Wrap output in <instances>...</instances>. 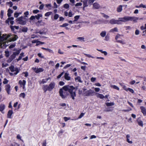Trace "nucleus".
<instances>
[{
	"instance_id": "43",
	"label": "nucleus",
	"mask_w": 146,
	"mask_h": 146,
	"mask_svg": "<svg viewBox=\"0 0 146 146\" xmlns=\"http://www.w3.org/2000/svg\"><path fill=\"white\" fill-rule=\"evenodd\" d=\"M52 12H48L46 13L44 15V16L46 17H48L51 14Z\"/></svg>"
},
{
	"instance_id": "35",
	"label": "nucleus",
	"mask_w": 146,
	"mask_h": 146,
	"mask_svg": "<svg viewBox=\"0 0 146 146\" xmlns=\"http://www.w3.org/2000/svg\"><path fill=\"white\" fill-rule=\"evenodd\" d=\"M5 55L7 57H8L9 56V51H5Z\"/></svg>"
},
{
	"instance_id": "21",
	"label": "nucleus",
	"mask_w": 146,
	"mask_h": 146,
	"mask_svg": "<svg viewBox=\"0 0 146 146\" xmlns=\"http://www.w3.org/2000/svg\"><path fill=\"white\" fill-rule=\"evenodd\" d=\"M126 141L129 143L132 144L133 143L132 141H129V138L130 137V136L129 135H127L126 136Z\"/></svg>"
},
{
	"instance_id": "46",
	"label": "nucleus",
	"mask_w": 146,
	"mask_h": 146,
	"mask_svg": "<svg viewBox=\"0 0 146 146\" xmlns=\"http://www.w3.org/2000/svg\"><path fill=\"white\" fill-rule=\"evenodd\" d=\"M116 42H117L119 43H121L123 44H125V42L121 40H117L116 41Z\"/></svg>"
},
{
	"instance_id": "6",
	"label": "nucleus",
	"mask_w": 146,
	"mask_h": 146,
	"mask_svg": "<svg viewBox=\"0 0 146 146\" xmlns=\"http://www.w3.org/2000/svg\"><path fill=\"white\" fill-rule=\"evenodd\" d=\"M95 92L94 90L90 89L85 91L83 93V95L84 96H93Z\"/></svg>"
},
{
	"instance_id": "32",
	"label": "nucleus",
	"mask_w": 146,
	"mask_h": 146,
	"mask_svg": "<svg viewBox=\"0 0 146 146\" xmlns=\"http://www.w3.org/2000/svg\"><path fill=\"white\" fill-rule=\"evenodd\" d=\"M118 31V30L117 29V27H115L114 28L111 29L110 31V32H117Z\"/></svg>"
},
{
	"instance_id": "15",
	"label": "nucleus",
	"mask_w": 146,
	"mask_h": 146,
	"mask_svg": "<svg viewBox=\"0 0 146 146\" xmlns=\"http://www.w3.org/2000/svg\"><path fill=\"white\" fill-rule=\"evenodd\" d=\"M5 108V106L4 104H1L0 105V111H1L3 113H4V112L3 111L4 110Z\"/></svg>"
},
{
	"instance_id": "57",
	"label": "nucleus",
	"mask_w": 146,
	"mask_h": 146,
	"mask_svg": "<svg viewBox=\"0 0 146 146\" xmlns=\"http://www.w3.org/2000/svg\"><path fill=\"white\" fill-rule=\"evenodd\" d=\"M7 3L9 5V6L10 7H12L13 3L12 2L9 1V2H7Z\"/></svg>"
},
{
	"instance_id": "9",
	"label": "nucleus",
	"mask_w": 146,
	"mask_h": 146,
	"mask_svg": "<svg viewBox=\"0 0 146 146\" xmlns=\"http://www.w3.org/2000/svg\"><path fill=\"white\" fill-rule=\"evenodd\" d=\"M37 27L40 26H44L45 25V23L43 22L42 20L38 21L35 23Z\"/></svg>"
},
{
	"instance_id": "53",
	"label": "nucleus",
	"mask_w": 146,
	"mask_h": 146,
	"mask_svg": "<svg viewBox=\"0 0 146 146\" xmlns=\"http://www.w3.org/2000/svg\"><path fill=\"white\" fill-rule=\"evenodd\" d=\"M15 46V44H13L10 45L9 46V48L10 49L13 48Z\"/></svg>"
},
{
	"instance_id": "17",
	"label": "nucleus",
	"mask_w": 146,
	"mask_h": 146,
	"mask_svg": "<svg viewBox=\"0 0 146 146\" xmlns=\"http://www.w3.org/2000/svg\"><path fill=\"white\" fill-rule=\"evenodd\" d=\"M26 83V81L25 80H23L22 81L21 80H20L19 82V83L21 86V87L22 86H25Z\"/></svg>"
},
{
	"instance_id": "39",
	"label": "nucleus",
	"mask_w": 146,
	"mask_h": 146,
	"mask_svg": "<svg viewBox=\"0 0 146 146\" xmlns=\"http://www.w3.org/2000/svg\"><path fill=\"white\" fill-rule=\"evenodd\" d=\"M75 80H77L78 82H81L82 81L81 80V78L80 76H77V77L75 78Z\"/></svg>"
},
{
	"instance_id": "34",
	"label": "nucleus",
	"mask_w": 146,
	"mask_h": 146,
	"mask_svg": "<svg viewBox=\"0 0 146 146\" xmlns=\"http://www.w3.org/2000/svg\"><path fill=\"white\" fill-rule=\"evenodd\" d=\"M42 17V15L41 14H38L37 15H36L35 16V18L37 20H39L40 17Z\"/></svg>"
},
{
	"instance_id": "7",
	"label": "nucleus",
	"mask_w": 146,
	"mask_h": 146,
	"mask_svg": "<svg viewBox=\"0 0 146 146\" xmlns=\"http://www.w3.org/2000/svg\"><path fill=\"white\" fill-rule=\"evenodd\" d=\"M9 69L11 72H13L14 71L16 72L14 73L15 75H17L19 72L20 70L18 68L16 67L15 68L14 66L13 65H11L9 67Z\"/></svg>"
},
{
	"instance_id": "11",
	"label": "nucleus",
	"mask_w": 146,
	"mask_h": 146,
	"mask_svg": "<svg viewBox=\"0 0 146 146\" xmlns=\"http://www.w3.org/2000/svg\"><path fill=\"white\" fill-rule=\"evenodd\" d=\"M140 109L141 110V112L143 113L144 116H146V109L143 106H141Z\"/></svg>"
},
{
	"instance_id": "22",
	"label": "nucleus",
	"mask_w": 146,
	"mask_h": 146,
	"mask_svg": "<svg viewBox=\"0 0 146 146\" xmlns=\"http://www.w3.org/2000/svg\"><path fill=\"white\" fill-rule=\"evenodd\" d=\"M7 12V16L8 17H10L11 16V14L13 13V11L12 10L9 9H8Z\"/></svg>"
},
{
	"instance_id": "1",
	"label": "nucleus",
	"mask_w": 146,
	"mask_h": 146,
	"mask_svg": "<svg viewBox=\"0 0 146 146\" xmlns=\"http://www.w3.org/2000/svg\"><path fill=\"white\" fill-rule=\"evenodd\" d=\"M75 88L72 86L67 85L64 86L62 88H61L59 91V94L60 96L62 99H65L67 97L68 94L67 92L68 91L70 93L72 99L74 100L75 97L76 96L75 91L74 92Z\"/></svg>"
},
{
	"instance_id": "3",
	"label": "nucleus",
	"mask_w": 146,
	"mask_h": 146,
	"mask_svg": "<svg viewBox=\"0 0 146 146\" xmlns=\"http://www.w3.org/2000/svg\"><path fill=\"white\" fill-rule=\"evenodd\" d=\"M55 84L54 82H51L49 84V85H44L42 87V89L44 93H45L47 91H51L55 88Z\"/></svg>"
},
{
	"instance_id": "2",
	"label": "nucleus",
	"mask_w": 146,
	"mask_h": 146,
	"mask_svg": "<svg viewBox=\"0 0 146 146\" xmlns=\"http://www.w3.org/2000/svg\"><path fill=\"white\" fill-rule=\"evenodd\" d=\"M119 20H115L114 19H111L109 21V23L111 25L121 24V22H126L128 21H132L133 20L135 21L138 19L137 17H129L125 16L123 17L119 18Z\"/></svg>"
},
{
	"instance_id": "62",
	"label": "nucleus",
	"mask_w": 146,
	"mask_h": 146,
	"mask_svg": "<svg viewBox=\"0 0 146 146\" xmlns=\"http://www.w3.org/2000/svg\"><path fill=\"white\" fill-rule=\"evenodd\" d=\"M39 12V11L38 10H35L33 11V13L34 14H36Z\"/></svg>"
},
{
	"instance_id": "26",
	"label": "nucleus",
	"mask_w": 146,
	"mask_h": 146,
	"mask_svg": "<svg viewBox=\"0 0 146 146\" xmlns=\"http://www.w3.org/2000/svg\"><path fill=\"white\" fill-rule=\"evenodd\" d=\"M22 32H27L28 31V28L26 27H23L21 29Z\"/></svg>"
},
{
	"instance_id": "8",
	"label": "nucleus",
	"mask_w": 146,
	"mask_h": 146,
	"mask_svg": "<svg viewBox=\"0 0 146 146\" xmlns=\"http://www.w3.org/2000/svg\"><path fill=\"white\" fill-rule=\"evenodd\" d=\"M5 89L8 94H10L11 90V86L9 84L6 85L5 86Z\"/></svg>"
},
{
	"instance_id": "14",
	"label": "nucleus",
	"mask_w": 146,
	"mask_h": 146,
	"mask_svg": "<svg viewBox=\"0 0 146 146\" xmlns=\"http://www.w3.org/2000/svg\"><path fill=\"white\" fill-rule=\"evenodd\" d=\"M93 8L95 9H98L100 8V5L97 3H94L93 4Z\"/></svg>"
},
{
	"instance_id": "5",
	"label": "nucleus",
	"mask_w": 146,
	"mask_h": 146,
	"mask_svg": "<svg viewBox=\"0 0 146 146\" xmlns=\"http://www.w3.org/2000/svg\"><path fill=\"white\" fill-rule=\"evenodd\" d=\"M26 19L24 17L21 16L16 19L17 21L21 25H25L27 23Z\"/></svg>"
},
{
	"instance_id": "31",
	"label": "nucleus",
	"mask_w": 146,
	"mask_h": 146,
	"mask_svg": "<svg viewBox=\"0 0 146 146\" xmlns=\"http://www.w3.org/2000/svg\"><path fill=\"white\" fill-rule=\"evenodd\" d=\"M106 31H102L100 33V35L102 37H104L106 36Z\"/></svg>"
},
{
	"instance_id": "63",
	"label": "nucleus",
	"mask_w": 146,
	"mask_h": 146,
	"mask_svg": "<svg viewBox=\"0 0 146 146\" xmlns=\"http://www.w3.org/2000/svg\"><path fill=\"white\" fill-rule=\"evenodd\" d=\"M95 0H89L88 3L90 5H92V4L94 1Z\"/></svg>"
},
{
	"instance_id": "44",
	"label": "nucleus",
	"mask_w": 146,
	"mask_h": 146,
	"mask_svg": "<svg viewBox=\"0 0 146 146\" xmlns=\"http://www.w3.org/2000/svg\"><path fill=\"white\" fill-rule=\"evenodd\" d=\"M80 16L79 15H76L74 17V19L73 21H77L79 18Z\"/></svg>"
},
{
	"instance_id": "50",
	"label": "nucleus",
	"mask_w": 146,
	"mask_h": 146,
	"mask_svg": "<svg viewBox=\"0 0 146 146\" xmlns=\"http://www.w3.org/2000/svg\"><path fill=\"white\" fill-rule=\"evenodd\" d=\"M68 24L67 23H64L62 25H60V27H66L68 26Z\"/></svg>"
},
{
	"instance_id": "59",
	"label": "nucleus",
	"mask_w": 146,
	"mask_h": 146,
	"mask_svg": "<svg viewBox=\"0 0 146 146\" xmlns=\"http://www.w3.org/2000/svg\"><path fill=\"white\" fill-rule=\"evenodd\" d=\"M35 19V16L32 15L31 16L30 18V19L31 20H33Z\"/></svg>"
},
{
	"instance_id": "16",
	"label": "nucleus",
	"mask_w": 146,
	"mask_h": 146,
	"mask_svg": "<svg viewBox=\"0 0 146 146\" xmlns=\"http://www.w3.org/2000/svg\"><path fill=\"white\" fill-rule=\"evenodd\" d=\"M13 113V111L12 110H9L7 114V117L8 118H11V116Z\"/></svg>"
},
{
	"instance_id": "52",
	"label": "nucleus",
	"mask_w": 146,
	"mask_h": 146,
	"mask_svg": "<svg viewBox=\"0 0 146 146\" xmlns=\"http://www.w3.org/2000/svg\"><path fill=\"white\" fill-rule=\"evenodd\" d=\"M59 17V15L58 14H55L54 16V20H57Z\"/></svg>"
},
{
	"instance_id": "24",
	"label": "nucleus",
	"mask_w": 146,
	"mask_h": 146,
	"mask_svg": "<svg viewBox=\"0 0 146 146\" xmlns=\"http://www.w3.org/2000/svg\"><path fill=\"white\" fill-rule=\"evenodd\" d=\"M3 35H5V36H4V38L5 40H7L11 36V34H9L8 35H7L6 34H3Z\"/></svg>"
},
{
	"instance_id": "10",
	"label": "nucleus",
	"mask_w": 146,
	"mask_h": 146,
	"mask_svg": "<svg viewBox=\"0 0 146 146\" xmlns=\"http://www.w3.org/2000/svg\"><path fill=\"white\" fill-rule=\"evenodd\" d=\"M10 28L11 29V31L12 32H13L14 33H16V32H15V29L17 30H18L19 29V27L18 26H10Z\"/></svg>"
},
{
	"instance_id": "33",
	"label": "nucleus",
	"mask_w": 146,
	"mask_h": 146,
	"mask_svg": "<svg viewBox=\"0 0 146 146\" xmlns=\"http://www.w3.org/2000/svg\"><path fill=\"white\" fill-rule=\"evenodd\" d=\"M97 50L100 52L104 54L105 56H106L107 54V52L106 51H103L102 50L97 49Z\"/></svg>"
},
{
	"instance_id": "55",
	"label": "nucleus",
	"mask_w": 146,
	"mask_h": 146,
	"mask_svg": "<svg viewBox=\"0 0 146 146\" xmlns=\"http://www.w3.org/2000/svg\"><path fill=\"white\" fill-rule=\"evenodd\" d=\"M64 73V72H61L60 73V74L57 77V79L60 78L62 76L63 74Z\"/></svg>"
},
{
	"instance_id": "60",
	"label": "nucleus",
	"mask_w": 146,
	"mask_h": 146,
	"mask_svg": "<svg viewBox=\"0 0 146 146\" xmlns=\"http://www.w3.org/2000/svg\"><path fill=\"white\" fill-rule=\"evenodd\" d=\"M44 6V5L43 4H42L39 7V9H40V10L42 9H43Z\"/></svg>"
},
{
	"instance_id": "45",
	"label": "nucleus",
	"mask_w": 146,
	"mask_h": 146,
	"mask_svg": "<svg viewBox=\"0 0 146 146\" xmlns=\"http://www.w3.org/2000/svg\"><path fill=\"white\" fill-rule=\"evenodd\" d=\"M101 14L103 15V17L105 18L106 19H108L109 17L106 14H105L104 13H101Z\"/></svg>"
},
{
	"instance_id": "25",
	"label": "nucleus",
	"mask_w": 146,
	"mask_h": 146,
	"mask_svg": "<svg viewBox=\"0 0 146 146\" xmlns=\"http://www.w3.org/2000/svg\"><path fill=\"white\" fill-rule=\"evenodd\" d=\"M122 5H119L117 8V10L118 12L119 13L121 12L122 10Z\"/></svg>"
},
{
	"instance_id": "61",
	"label": "nucleus",
	"mask_w": 146,
	"mask_h": 146,
	"mask_svg": "<svg viewBox=\"0 0 146 146\" xmlns=\"http://www.w3.org/2000/svg\"><path fill=\"white\" fill-rule=\"evenodd\" d=\"M82 5V4L81 3H76L75 5V6L76 7H77L78 6H81Z\"/></svg>"
},
{
	"instance_id": "4",
	"label": "nucleus",
	"mask_w": 146,
	"mask_h": 146,
	"mask_svg": "<svg viewBox=\"0 0 146 146\" xmlns=\"http://www.w3.org/2000/svg\"><path fill=\"white\" fill-rule=\"evenodd\" d=\"M21 50V49L17 50L15 48L14 50H16V51L13 52V54L9 57L8 60V62H10L14 59L16 57V56L19 54Z\"/></svg>"
},
{
	"instance_id": "51",
	"label": "nucleus",
	"mask_w": 146,
	"mask_h": 146,
	"mask_svg": "<svg viewBox=\"0 0 146 146\" xmlns=\"http://www.w3.org/2000/svg\"><path fill=\"white\" fill-rule=\"evenodd\" d=\"M64 7L66 9H68L69 8V5L68 4L66 3L64 5Z\"/></svg>"
},
{
	"instance_id": "19",
	"label": "nucleus",
	"mask_w": 146,
	"mask_h": 146,
	"mask_svg": "<svg viewBox=\"0 0 146 146\" xmlns=\"http://www.w3.org/2000/svg\"><path fill=\"white\" fill-rule=\"evenodd\" d=\"M113 110V107H108L104 111L106 112L111 111Z\"/></svg>"
},
{
	"instance_id": "30",
	"label": "nucleus",
	"mask_w": 146,
	"mask_h": 146,
	"mask_svg": "<svg viewBox=\"0 0 146 146\" xmlns=\"http://www.w3.org/2000/svg\"><path fill=\"white\" fill-rule=\"evenodd\" d=\"M135 7L137 8L143 7V8H146V6L145 5H143L142 3H141L139 6H136Z\"/></svg>"
},
{
	"instance_id": "56",
	"label": "nucleus",
	"mask_w": 146,
	"mask_h": 146,
	"mask_svg": "<svg viewBox=\"0 0 146 146\" xmlns=\"http://www.w3.org/2000/svg\"><path fill=\"white\" fill-rule=\"evenodd\" d=\"M22 74H25V77H27L28 76V73L27 72H23Z\"/></svg>"
},
{
	"instance_id": "41",
	"label": "nucleus",
	"mask_w": 146,
	"mask_h": 146,
	"mask_svg": "<svg viewBox=\"0 0 146 146\" xmlns=\"http://www.w3.org/2000/svg\"><path fill=\"white\" fill-rule=\"evenodd\" d=\"M110 39V36L109 34H108L105 36L104 40L106 41H108Z\"/></svg>"
},
{
	"instance_id": "48",
	"label": "nucleus",
	"mask_w": 146,
	"mask_h": 146,
	"mask_svg": "<svg viewBox=\"0 0 146 146\" xmlns=\"http://www.w3.org/2000/svg\"><path fill=\"white\" fill-rule=\"evenodd\" d=\"M77 39H78L81 41H82L83 42H84L85 40H84V38L83 37H78L77 38Z\"/></svg>"
},
{
	"instance_id": "36",
	"label": "nucleus",
	"mask_w": 146,
	"mask_h": 146,
	"mask_svg": "<svg viewBox=\"0 0 146 146\" xmlns=\"http://www.w3.org/2000/svg\"><path fill=\"white\" fill-rule=\"evenodd\" d=\"M50 79V77H48L46 79H43L42 80V83L43 84L46 82L49 79Z\"/></svg>"
},
{
	"instance_id": "29",
	"label": "nucleus",
	"mask_w": 146,
	"mask_h": 146,
	"mask_svg": "<svg viewBox=\"0 0 146 146\" xmlns=\"http://www.w3.org/2000/svg\"><path fill=\"white\" fill-rule=\"evenodd\" d=\"M106 104L107 106H113L114 105V103L113 102H106Z\"/></svg>"
},
{
	"instance_id": "58",
	"label": "nucleus",
	"mask_w": 146,
	"mask_h": 146,
	"mask_svg": "<svg viewBox=\"0 0 146 146\" xmlns=\"http://www.w3.org/2000/svg\"><path fill=\"white\" fill-rule=\"evenodd\" d=\"M24 15H25V17H27V16L29 15V12L28 11H27L25 12L24 13Z\"/></svg>"
},
{
	"instance_id": "54",
	"label": "nucleus",
	"mask_w": 146,
	"mask_h": 146,
	"mask_svg": "<svg viewBox=\"0 0 146 146\" xmlns=\"http://www.w3.org/2000/svg\"><path fill=\"white\" fill-rule=\"evenodd\" d=\"M8 82V80L6 78H4V81L3 82V83L4 84H7Z\"/></svg>"
},
{
	"instance_id": "23",
	"label": "nucleus",
	"mask_w": 146,
	"mask_h": 146,
	"mask_svg": "<svg viewBox=\"0 0 146 146\" xmlns=\"http://www.w3.org/2000/svg\"><path fill=\"white\" fill-rule=\"evenodd\" d=\"M96 97L98 98H100V99H103L104 98V95L101 94L97 93L96 94Z\"/></svg>"
},
{
	"instance_id": "38",
	"label": "nucleus",
	"mask_w": 146,
	"mask_h": 146,
	"mask_svg": "<svg viewBox=\"0 0 146 146\" xmlns=\"http://www.w3.org/2000/svg\"><path fill=\"white\" fill-rule=\"evenodd\" d=\"M111 87L118 90H119V88L117 86H116V85H111Z\"/></svg>"
},
{
	"instance_id": "40",
	"label": "nucleus",
	"mask_w": 146,
	"mask_h": 146,
	"mask_svg": "<svg viewBox=\"0 0 146 146\" xmlns=\"http://www.w3.org/2000/svg\"><path fill=\"white\" fill-rule=\"evenodd\" d=\"M44 44V42H42L40 41H37L36 44V46H38L40 44Z\"/></svg>"
},
{
	"instance_id": "12",
	"label": "nucleus",
	"mask_w": 146,
	"mask_h": 146,
	"mask_svg": "<svg viewBox=\"0 0 146 146\" xmlns=\"http://www.w3.org/2000/svg\"><path fill=\"white\" fill-rule=\"evenodd\" d=\"M33 69L35 73H36L42 72L44 70V69L43 68H35Z\"/></svg>"
},
{
	"instance_id": "49",
	"label": "nucleus",
	"mask_w": 146,
	"mask_h": 146,
	"mask_svg": "<svg viewBox=\"0 0 146 146\" xmlns=\"http://www.w3.org/2000/svg\"><path fill=\"white\" fill-rule=\"evenodd\" d=\"M4 14V11L3 10H1V11L0 13V16L1 18L2 19L3 18Z\"/></svg>"
},
{
	"instance_id": "27",
	"label": "nucleus",
	"mask_w": 146,
	"mask_h": 146,
	"mask_svg": "<svg viewBox=\"0 0 146 146\" xmlns=\"http://www.w3.org/2000/svg\"><path fill=\"white\" fill-rule=\"evenodd\" d=\"M5 36V35H3L2 36H0V45L1 44V43L3 42V41L5 40L4 39V36Z\"/></svg>"
},
{
	"instance_id": "47",
	"label": "nucleus",
	"mask_w": 146,
	"mask_h": 146,
	"mask_svg": "<svg viewBox=\"0 0 146 146\" xmlns=\"http://www.w3.org/2000/svg\"><path fill=\"white\" fill-rule=\"evenodd\" d=\"M46 6L47 7L49 10L51 9V5L50 4H47L46 5Z\"/></svg>"
},
{
	"instance_id": "13",
	"label": "nucleus",
	"mask_w": 146,
	"mask_h": 146,
	"mask_svg": "<svg viewBox=\"0 0 146 146\" xmlns=\"http://www.w3.org/2000/svg\"><path fill=\"white\" fill-rule=\"evenodd\" d=\"M18 38V37L16 35H14L13 37L10 38L8 41L10 42L14 41L16 40Z\"/></svg>"
},
{
	"instance_id": "37",
	"label": "nucleus",
	"mask_w": 146,
	"mask_h": 146,
	"mask_svg": "<svg viewBox=\"0 0 146 146\" xmlns=\"http://www.w3.org/2000/svg\"><path fill=\"white\" fill-rule=\"evenodd\" d=\"M129 91L132 94H133L134 93V91L133 90L130 88H127V90H126V91Z\"/></svg>"
},
{
	"instance_id": "64",
	"label": "nucleus",
	"mask_w": 146,
	"mask_h": 146,
	"mask_svg": "<svg viewBox=\"0 0 146 146\" xmlns=\"http://www.w3.org/2000/svg\"><path fill=\"white\" fill-rule=\"evenodd\" d=\"M19 14L18 13L15 12L14 13V16L15 18H17L19 16Z\"/></svg>"
},
{
	"instance_id": "28",
	"label": "nucleus",
	"mask_w": 146,
	"mask_h": 146,
	"mask_svg": "<svg viewBox=\"0 0 146 146\" xmlns=\"http://www.w3.org/2000/svg\"><path fill=\"white\" fill-rule=\"evenodd\" d=\"M137 121L138 123V125L141 126L143 127V122L141 120H137Z\"/></svg>"
},
{
	"instance_id": "18",
	"label": "nucleus",
	"mask_w": 146,
	"mask_h": 146,
	"mask_svg": "<svg viewBox=\"0 0 146 146\" xmlns=\"http://www.w3.org/2000/svg\"><path fill=\"white\" fill-rule=\"evenodd\" d=\"M64 77L65 79L67 80H69L70 79V77L69 76V74L67 73H65Z\"/></svg>"
},
{
	"instance_id": "20",
	"label": "nucleus",
	"mask_w": 146,
	"mask_h": 146,
	"mask_svg": "<svg viewBox=\"0 0 146 146\" xmlns=\"http://www.w3.org/2000/svg\"><path fill=\"white\" fill-rule=\"evenodd\" d=\"M81 1L83 3V6L87 7L88 6V0H84L83 1L81 0Z\"/></svg>"
},
{
	"instance_id": "42",
	"label": "nucleus",
	"mask_w": 146,
	"mask_h": 146,
	"mask_svg": "<svg viewBox=\"0 0 146 146\" xmlns=\"http://www.w3.org/2000/svg\"><path fill=\"white\" fill-rule=\"evenodd\" d=\"M19 96L20 97H22L24 98L25 97V94L24 92L21 93L20 94Z\"/></svg>"
}]
</instances>
